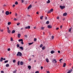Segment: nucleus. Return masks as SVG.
I'll use <instances>...</instances> for the list:
<instances>
[{
    "mask_svg": "<svg viewBox=\"0 0 73 73\" xmlns=\"http://www.w3.org/2000/svg\"><path fill=\"white\" fill-rule=\"evenodd\" d=\"M28 68L29 69V70H30L31 69V66H28Z\"/></svg>",
    "mask_w": 73,
    "mask_h": 73,
    "instance_id": "11",
    "label": "nucleus"
},
{
    "mask_svg": "<svg viewBox=\"0 0 73 73\" xmlns=\"http://www.w3.org/2000/svg\"><path fill=\"white\" fill-rule=\"evenodd\" d=\"M8 62V60H6L5 61V63H7Z\"/></svg>",
    "mask_w": 73,
    "mask_h": 73,
    "instance_id": "37",
    "label": "nucleus"
},
{
    "mask_svg": "<svg viewBox=\"0 0 73 73\" xmlns=\"http://www.w3.org/2000/svg\"><path fill=\"white\" fill-rule=\"evenodd\" d=\"M17 14L16 13H15V16H17Z\"/></svg>",
    "mask_w": 73,
    "mask_h": 73,
    "instance_id": "57",
    "label": "nucleus"
},
{
    "mask_svg": "<svg viewBox=\"0 0 73 73\" xmlns=\"http://www.w3.org/2000/svg\"><path fill=\"white\" fill-rule=\"evenodd\" d=\"M1 73H4V72L3 71H1Z\"/></svg>",
    "mask_w": 73,
    "mask_h": 73,
    "instance_id": "44",
    "label": "nucleus"
},
{
    "mask_svg": "<svg viewBox=\"0 0 73 73\" xmlns=\"http://www.w3.org/2000/svg\"><path fill=\"white\" fill-rule=\"evenodd\" d=\"M25 29H31V26H28L25 27Z\"/></svg>",
    "mask_w": 73,
    "mask_h": 73,
    "instance_id": "4",
    "label": "nucleus"
},
{
    "mask_svg": "<svg viewBox=\"0 0 73 73\" xmlns=\"http://www.w3.org/2000/svg\"><path fill=\"white\" fill-rule=\"evenodd\" d=\"M17 47L18 48V47H19V46H20V45L19 44H17Z\"/></svg>",
    "mask_w": 73,
    "mask_h": 73,
    "instance_id": "32",
    "label": "nucleus"
},
{
    "mask_svg": "<svg viewBox=\"0 0 73 73\" xmlns=\"http://www.w3.org/2000/svg\"><path fill=\"white\" fill-rule=\"evenodd\" d=\"M11 41H13V38L12 37L11 38Z\"/></svg>",
    "mask_w": 73,
    "mask_h": 73,
    "instance_id": "42",
    "label": "nucleus"
},
{
    "mask_svg": "<svg viewBox=\"0 0 73 73\" xmlns=\"http://www.w3.org/2000/svg\"><path fill=\"white\" fill-rule=\"evenodd\" d=\"M8 51H10L11 50V49L10 48H9L7 49Z\"/></svg>",
    "mask_w": 73,
    "mask_h": 73,
    "instance_id": "40",
    "label": "nucleus"
},
{
    "mask_svg": "<svg viewBox=\"0 0 73 73\" xmlns=\"http://www.w3.org/2000/svg\"><path fill=\"white\" fill-rule=\"evenodd\" d=\"M32 8V5H30L28 7V9H29L30 8Z\"/></svg>",
    "mask_w": 73,
    "mask_h": 73,
    "instance_id": "5",
    "label": "nucleus"
},
{
    "mask_svg": "<svg viewBox=\"0 0 73 73\" xmlns=\"http://www.w3.org/2000/svg\"><path fill=\"white\" fill-rule=\"evenodd\" d=\"M46 24H49V21H47L46 22Z\"/></svg>",
    "mask_w": 73,
    "mask_h": 73,
    "instance_id": "23",
    "label": "nucleus"
},
{
    "mask_svg": "<svg viewBox=\"0 0 73 73\" xmlns=\"http://www.w3.org/2000/svg\"><path fill=\"white\" fill-rule=\"evenodd\" d=\"M36 14H37V15H39V13H38V11L36 13Z\"/></svg>",
    "mask_w": 73,
    "mask_h": 73,
    "instance_id": "55",
    "label": "nucleus"
},
{
    "mask_svg": "<svg viewBox=\"0 0 73 73\" xmlns=\"http://www.w3.org/2000/svg\"><path fill=\"white\" fill-rule=\"evenodd\" d=\"M22 1V3H23L24 2V0H21Z\"/></svg>",
    "mask_w": 73,
    "mask_h": 73,
    "instance_id": "46",
    "label": "nucleus"
},
{
    "mask_svg": "<svg viewBox=\"0 0 73 73\" xmlns=\"http://www.w3.org/2000/svg\"><path fill=\"white\" fill-rule=\"evenodd\" d=\"M15 4L16 5H17V4H18V2L17 1L15 2Z\"/></svg>",
    "mask_w": 73,
    "mask_h": 73,
    "instance_id": "28",
    "label": "nucleus"
},
{
    "mask_svg": "<svg viewBox=\"0 0 73 73\" xmlns=\"http://www.w3.org/2000/svg\"><path fill=\"white\" fill-rule=\"evenodd\" d=\"M7 31H8V30H9V27H7Z\"/></svg>",
    "mask_w": 73,
    "mask_h": 73,
    "instance_id": "51",
    "label": "nucleus"
},
{
    "mask_svg": "<svg viewBox=\"0 0 73 73\" xmlns=\"http://www.w3.org/2000/svg\"><path fill=\"white\" fill-rule=\"evenodd\" d=\"M58 53H60V51H58Z\"/></svg>",
    "mask_w": 73,
    "mask_h": 73,
    "instance_id": "61",
    "label": "nucleus"
},
{
    "mask_svg": "<svg viewBox=\"0 0 73 73\" xmlns=\"http://www.w3.org/2000/svg\"><path fill=\"white\" fill-rule=\"evenodd\" d=\"M65 66H66V63H64L63 64V67H65Z\"/></svg>",
    "mask_w": 73,
    "mask_h": 73,
    "instance_id": "21",
    "label": "nucleus"
},
{
    "mask_svg": "<svg viewBox=\"0 0 73 73\" xmlns=\"http://www.w3.org/2000/svg\"><path fill=\"white\" fill-rule=\"evenodd\" d=\"M50 11L51 12H52L53 11V9H50Z\"/></svg>",
    "mask_w": 73,
    "mask_h": 73,
    "instance_id": "35",
    "label": "nucleus"
},
{
    "mask_svg": "<svg viewBox=\"0 0 73 73\" xmlns=\"http://www.w3.org/2000/svg\"><path fill=\"white\" fill-rule=\"evenodd\" d=\"M7 32L9 33H11V31H10V30H7Z\"/></svg>",
    "mask_w": 73,
    "mask_h": 73,
    "instance_id": "30",
    "label": "nucleus"
},
{
    "mask_svg": "<svg viewBox=\"0 0 73 73\" xmlns=\"http://www.w3.org/2000/svg\"><path fill=\"white\" fill-rule=\"evenodd\" d=\"M20 64L21 65H23L24 64V62L22 61H21L20 62Z\"/></svg>",
    "mask_w": 73,
    "mask_h": 73,
    "instance_id": "8",
    "label": "nucleus"
},
{
    "mask_svg": "<svg viewBox=\"0 0 73 73\" xmlns=\"http://www.w3.org/2000/svg\"><path fill=\"white\" fill-rule=\"evenodd\" d=\"M9 64H7L5 66L6 67H9Z\"/></svg>",
    "mask_w": 73,
    "mask_h": 73,
    "instance_id": "18",
    "label": "nucleus"
},
{
    "mask_svg": "<svg viewBox=\"0 0 73 73\" xmlns=\"http://www.w3.org/2000/svg\"><path fill=\"white\" fill-rule=\"evenodd\" d=\"M29 61H31V58H30L29 59Z\"/></svg>",
    "mask_w": 73,
    "mask_h": 73,
    "instance_id": "58",
    "label": "nucleus"
},
{
    "mask_svg": "<svg viewBox=\"0 0 73 73\" xmlns=\"http://www.w3.org/2000/svg\"><path fill=\"white\" fill-rule=\"evenodd\" d=\"M20 23H18L17 24V25H20Z\"/></svg>",
    "mask_w": 73,
    "mask_h": 73,
    "instance_id": "48",
    "label": "nucleus"
},
{
    "mask_svg": "<svg viewBox=\"0 0 73 73\" xmlns=\"http://www.w3.org/2000/svg\"><path fill=\"white\" fill-rule=\"evenodd\" d=\"M62 26H60V29H62Z\"/></svg>",
    "mask_w": 73,
    "mask_h": 73,
    "instance_id": "59",
    "label": "nucleus"
},
{
    "mask_svg": "<svg viewBox=\"0 0 73 73\" xmlns=\"http://www.w3.org/2000/svg\"><path fill=\"white\" fill-rule=\"evenodd\" d=\"M17 37L18 38H20L21 37V34H18Z\"/></svg>",
    "mask_w": 73,
    "mask_h": 73,
    "instance_id": "7",
    "label": "nucleus"
},
{
    "mask_svg": "<svg viewBox=\"0 0 73 73\" xmlns=\"http://www.w3.org/2000/svg\"><path fill=\"white\" fill-rule=\"evenodd\" d=\"M43 16H41L40 17V18L41 20H42V19L43 18Z\"/></svg>",
    "mask_w": 73,
    "mask_h": 73,
    "instance_id": "26",
    "label": "nucleus"
},
{
    "mask_svg": "<svg viewBox=\"0 0 73 73\" xmlns=\"http://www.w3.org/2000/svg\"><path fill=\"white\" fill-rule=\"evenodd\" d=\"M63 16H66L67 15V13H64L63 15Z\"/></svg>",
    "mask_w": 73,
    "mask_h": 73,
    "instance_id": "6",
    "label": "nucleus"
},
{
    "mask_svg": "<svg viewBox=\"0 0 73 73\" xmlns=\"http://www.w3.org/2000/svg\"><path fill=\"white\" fill-rule=\"evenodd\" d=\"M19 41H21L22 42H23V39H21L19 40Z\"/></svg>",
    "mask_w": 73,
    "mask_h": 73,
    "instance_id": "14",
    "label": "nucleus"
},
{
    "mask_svg": "<svg viewBox=\"0 0 73 73\" xmlns=\"http://www.w3.org/2000/svg\"><path fill=\"white\" fill-rule=\"evenodd\" d=\"M11 22H9L8 23V25H11Z\"/></svg>",
    "mask_w": 73,
    "mask_h": 73,
    "instance_id": "29",
    "label": "nucleus"
},
{
    "mask_svg": "<svg viewBox=\"0 0 73 73\" xmlns=\"http://www.w3.org/2000/svg\"><path fill=\"white\" fill-rule=\"evenodd\" d=\"M1 32H3V30H1Z\"/></svg>",
    "mask_w": 73,
    "mask_h": 73,
    "instance_id": "64",
    "label": "nucleus"
},
{
    "mask_svg": "<svg viewBox=\"0 0 73 73\" xmlns=\"http://www.w3.org/2000/svg\"><path fill=\"white\" fill-rule=\"evenodd\" d=\"M71 30H72V27H71L70 29H69V32H71Z\"/></svg>",
    "mask_w": 73,
    "mask_h": 73,
    "instance_id": "25",
    "label": "nucleus"
},
{
    "mask_svg": "<svg viewBox=\"0 0 73 73\" xmlns=\"http://www.w3.org/2000/svg\"><path fill=\"white\" fill-rule=\"evenodd\" d=\"M13 7H15V5H13Z\"/></svg>",
    "mask_w": 73,
    "mask_h": 73,
    "instance_id": "56",
    "label": "nucleus"
},
{
    "mask_svg": "<svg viewBox=\"0 0 73 73\" xmlns=\"http://www.w3.org/2000/svg\"><path fill=\"white\" fill-rule=\"evenodd\" d=\"M72 72V70H69L68 71L67 73H71V72Z\"/></svg>",
    "mask_w": 73,
    "mask_h": 73,
    "instance_id": "12",
    "label": "nucleus"
},
{
    "mask_svg": "<svg viewBox=\"0 0 73 73\" xmlns=\"http://www.w3.org/2000/svg\"><path fill=\"white\" fill-rule=\"evenodd\" d=\"M21 44H22V45H23V44H24V42H21Z\"/></svg>",
    "mask_w": 73,
    "mask_h": 73,
    "instance_id": "50",
    "label": "nucleus"
},
{
    "mask_svg": "<svg viewBox=\"0 0 73 73\" xmlns=\"http://www.w3.org/2000/svg\"><path fill=\"white\" fill-rule=\"evenodd\" d=\"M59 29V28L58 27H57L56 29V30H58Z\"/></svg>",
    "mask_w": 73,
    "mask_h": 73,
    "instance_id": "52",
    "label": "nucleus"
},
{
    "mask_svg": "<svg viewBox=\"0 0 73 73\" xmlns=\"http://www.w3.org/2000/svg\"><path fill=\"white\" fill-rule=\"evenodd\" d=\"M40 68H41V69H43V67L41 66Z\"/></svg>",
    "mask_w": 73,
    "mask_h": 73,
    "instance_id": "53",
    "label": "nucleus"
},
{
    "mask_svg": "<svg viewBox=\"0 0 73 73\" xmlns=\"http://www.w3.org/2000/svg\"><path fill=\"white\" fill-rule=\"evenodd\" d=\"M3 60H6V59L5 58H4V59L3 58Z\"/></svg>",
    "mask_w": 73,
    "mask_h": 73,
    "instance_id": "62",
    "label": "nucleus"
},
{
    "mask_svg": "<svg viewBox=\"0 0 73 73\" xmlns=\"http://www.w3.org/2000/svg\"><path fill=\"white\" fill-rule=\"evenodd\" d=\"M54 53V51L52 50L51 51V54H53V53Z\"/></svg>",
    "mask_w": 73,
    "mask_h": 73,
    "instance_id": "16",
    "label": "nucleus"
},
{
    "mask_svg": "<svg viewBox=\"0 0 73 73\" xmlns=\"http://www.w3.org/2000/svg\"><path fill=\"white\" fill-rule=\"evenodd\" d=\"M56 61V60L55 59H54L53 60H52L53 62H54V61Z\"/></svg>",
    "mask_w": 73,
    "mask_h": 73,
    "instance_id": "33",
    "label": "nucleus"
},
{
    "mask_svg": "<svg viewBox=\"0 0 73 73\" xmlns=\"http://www.w3.org/2000/svg\"><path fill=\"white\" fill-rule=\"evenodd\" d=\"M46 61L47 62H49V59L48 58H46Z\"/></svg>",
    "mask_w": 73,
    "mask_h": 73,
    "instance_id": "13",
    "label": "nucleus"
},
{
    "mask_svg": "<svg viewBox=\"0 0 73 73\" xmlns=\"http://www.w3.org/2000/svg\"><path fill=\"white\" fill-rule=\"evenodd\" d=\"M62 60V58L60 59L59 60V61H60V62H61V60Z\"/></svg>",
    "mask_w": 73,
    "mask_h": 73,
    "instance_id": "38",
    "label": "nucleus"
},
{
    "mask_svg": "<svg viewBox=\"0 0 73 73\" xmlns=\"http://www.w3.org/2000/svg\"><path fill=\"white\" fill-rule=\"evenodd\" d=\"M44 28H45L44 27H42L41 28V29H42V30H44Z\"/></svg>",
    "mask_w": 73,
    "mask_h": 73,
    "instance_id": "20",
    "label": "nucleus"
},
{
    "mask_svg": "<svg viewBox=\"0 0 73 73\" xmlns=\"http://www.w3.org/2000/svg\"><path fill=\"white\" fill-rule=\"evenodd\" d=\"M60 8L61 9H63L64 8H65V6H60Z\"/></svg>",
    "mask_w": 73,
    "mask_h": 73,
    "instance_id": "2",
    "label": "nucleus"
},
{
    "mask_svg": "<svg viewBox=\"0 0 73 73\" xmlns=\"http://www.w3.org/2000/svg\"><path fill=\"white\" fill-rule=\"evenodd\" d=\"M59 19V17H57V19Z\"/></svg>",
    "mask_w": 73,
    "mask_h": 73,
    "instance_id": "60",
    "label": "nucleus"
},
{
    "mask_svg": "<svg viewBox=\"0 0 73 73\" xmlns=\"http://www.w3.org/2000/svg\"><path fill=\"white\" fill-rule=\"evenodd\" d=\"M17 64L18 65H20V61H18L17 62Z\"/></svg>",
    "mask_w": 73,
    "mask_h": 73,
    "instance_id": "31",
    "label": "nucleus"
},
{
    "mask_svg": "<svg viewBox=\"0 0 73 73\" xmlns=\"http://www.w3.org/2000/svg\"><path fill=\"white\" fill-rule=\"evenodd\" d=\"M19 48H20L21 50H24V48L22 46L19 47Z\"/></svg>",
    "mask_w": 73,
    "mask_h": 73,
    "instance_id": "10",
    "label": "nucleus"
},
{
    "mask_svg": "<svg viewBox=\"0 0 73 73\" xmlns=\"http://www.w3.org/2000/svg\"><path fill=\"white\" fill-rule=\"evenodd\" d=\"M16 62V60H14L13 61V62L14 63H15V62Z\"/></svg>",
    "mask_w": 73,
    "mask_h": 73,
    "instance_id": "34",
    "label": "nucleus"
},
{
    "mask_svg": "<svg viewBox=\"0 0 73 73\" xmlns=\"http://www.w3.org/2000/svg\"><path fill=\"white\" fill-rule=\"evenodd\" d=\"M52 39H54V36H52Z\"/></svg>",
    "mask_w": 73,
    "mask_h": 73,
    "instance_id": "49",
    "label": "nucleus"
},
{
    "mask_svg": "<svg viewBox=\"0 0 73 73\" xmlns=\"http://www.w3.org/2000/svg\"><path fill=\"white\" fill-rule=\"evenodd\" d=\"M14 21H17V19H16L15 18H14Z\"/></svg>",
    "mask_w": 73,
    "mask_h": 73,
    "instance_id": "41",
    "label": "nucleus"
},
{
    "mask_svg": "<svg viewBox=\"0 0 73 73\" xmlns=\"http://www.w3.org/2000/svg\"><path fill=\"white\" fill-rule=\"evenodd\" d=\"M49 71H47V73H49Z\"/></svg>",
    "mask_w": 73,
    "mask_h": 73,
    "instance_id": "63",
    "label": "nucleus"
},
{
    "mask_svg": "<svg viewBox=\"0 0 73 73\" xmlns=\"http://www.w3.org/2000/svg\"><path fill=\"white\" fill-rule=\"evenodd\" d=\"M48 28H52V26H50V25H48Z\"/></svg>",
    "mask_w": 73,
    "mask_h": 73,
    "instance_id": "9",
    "label": "nucleus"
},
{
    "mask_svg": "<svg viewBox=\"0 0 73 73\" xmlns=\"http://www.w3.org/2000/svg\"><path fill=\"white\" fill-rule=\"evenodd\" d=\"M17 56H22V54L20 52H18L17 54Z\"/></svg>",
    "mask_w": 73,
    "mask_h": 73,
    "instance_id": "1",
    "label": "nucleus"
},
{
    "mask_svg": "<svg viewBox=\"0 0 73 73\" xmlns=\"http://www.w3.org/2000/svg\"><path fill=\"white\" fill-rule=\"evenodd\" d=\"M33 44V42L32 43H29V45H32V44Z\"/></svg>",
    "mask_w": 73,
    "mask_h": 73,
    "instance_id": "22",
    "label": "nucleus"
},
{
    "mask_svg": "<svg viewBox=\"0 0 73 73\" xmlns=\"http://www.w3.org/2000/svg\"><path fill=\"white\" fill-rule=\"evenodd\" d=\"M45 20H46L47 19V17H45Z\"/></svg>",
    "mask_w": 73,
    "mask_h": 73,
    "instance_id": "54",
    "label": "nucleus"
},
{
    "mask_svg": "<svg viewBox=\"0 0 73 73\" xmlns=\"http://www.w3.org/2000/svg\"><path fill=\"white\" fill-rule=\"evenodd\" d=\"M15 32V31L13 30L12 32V33H14Z\"/></svg>",
    "mask_w": 73,
    "mask_h": 73,
    "instance_id": "27",
    "label": "nucleus"
},
{
    "mask_svg": "<svg viewBox=\"0 0 73 73\" xmlns=\"http://www.w3.org/2000/svg\"><path fill=\"white\" fill-rule=\"evenodd\" d=\"M44 48H45V46H43L42 48V50H44Z\"/></svg>",
    "mask_w": 73,
    "mask_h": 73,
    "instance_id": "19",
    "label": "nucleus"
},
{
    "mask_svg": "<svg viewBox=\"0 0 73 73\" xmlns=\"http://www.w3.org/2000/svg\"><path fill=\"white\" fill-rule=\"evenodd\" d=\"M34 41H37V39H36V38H35L34 39Z\"/></svg>",
    "mask_w": 73,
    "mask_h": 73,
    "instance_id": "39",
    "label": "nucleus"
},
{
    "mask_svg": "<svg viewBox=\"0 0 73 73\" xmlns=\"http://www.w3.org/2000/svg\"><path fill=\"white\" fill-rule=\"evenodd\" d=\"M51 11H49L48 12V13H51Z\"/></svg>",
    "mask_w": 73,
    "mask_h": 73,
    "instance_id": "47",
    "label": "nucleus"
},
{
    "mask_svg": "<svg viewBox=\"0 0 73 73\" xmlns=\"http://www.w3.org/2000/svg\"><path fill=\"white\" fill-rule=\"evenodd\" d=\"M46 3H47V4L50 3V0H48Z\"/></svg>",
    "mask_w": 73,
    "mask_h": 73,
    "instance_id": "17",
    "label": "nucleus"
},
{
    "mask_svg": "<svg viewBox=\"0 0 73 73\" xmlns=\"http://www.w3.org/2000/svg\"><path fill=\"white\" fill-rule=\"evenodd\" d=\"M25 36L26 37V38H27V37H28L27 35H25Z\"/></svg>",
    "mask_w": 73,
    "mask_h": 73,
    "instance_id": "45",
    "label": "nucleus"
},
{
    "mask_svg": "<svg viewBox=\"0 0 73 73\" xmlns=\"http://www.w3.org/2000/svg\"><path fill=\"white\" fill-rule=\"evenodd\" d=\"M43 46V44H41L40 46V48H42Z\"/></svg>",
    "mask_w": 73,
    "mask_h": 73,
    "instance_id": "24",
    "label": "nucleus"
},
{
    "mask_svg": "<svg viewBox=\"0 0 73 73\" xmlns=\"http://www.w3.org/2000/svg\"><path fill=\"white\" fill-rule=\"evenodd\" d=\"M35 73H39V71H36L35 72Z\"/></svg>",
    "mask_w": 73,
    "mask_h": 73,
    "instance_id": "43",
    "label": "nucleus"
},
{
    "mask_svg": "<svg viewBox=\"0 0 73 73\" xmlns=\"http://www.w3.org/2000/svg\"><path fill=\"white\" fill-rule=\"evenodd\" d=\"M5 14L6 15H8L9 14V12L8 11H6L5 12Z\"/></svg>",
    "mask_w": 73,
    "mask_h": 73,
    "instance_id": "3",
    "label": "nucleus"
},
{
    "mask_svg": "<svg viewBox=\"0 0 73 73\" xmlns=\"http://www.w3.org/2000/svg\"><path fill=\"white\" fill-rule=\"evenodd\" d=\"M16 72H17V71L16 70L14 71L13 72V73H15Z\"/></svg>",
    "mask_w": 73,
    "mask_h": 73,
    "instance_id": "36",
    "label": "nucleus"
},
{
    "mask_svg": "<svg viewBox=\"0 0 73 73\" xmlns=\"http://www.w3.org/2000/svg\"><path fill=\"white\" fill-rule=\"evenodd\" d=\"M3 58L1 57L0 60V62H3Z\"/></svg>",
    "mask_w": 73,
    "mask_h": 73,
    "instance_id": "15",
    "label": "nucleus"
}]
</instances>
